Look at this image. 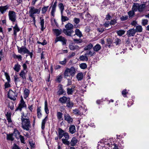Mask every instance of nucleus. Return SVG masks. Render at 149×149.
I'll return each instance as SVG.
<instances>
[{
    "label": "nucleus",
    "mask_w": 149,
    "mask_h": 149,
    "mask_svg": "<svg viewBox=\"0 0 149 149\" xmlns=\"http://www.w3.org/2000/svg\"><path fill=\"white\" fill-rule=\"evenodd\" d=\"M105 145H107L109 146V147L113 149H122L123 147L120 143H115L113 142H110V143H107L106 142L104 143ZM98 149H109L108 147H106L105 146L101 147L99 146H98Z\"/></svg>",
    "instance_id": "nucleus-1"
},
{
    "label": "nucleus",
    "mask_w": 149,
    "mask_h": 149,
    "mask_svg": "<svg viewBox=\"0 0 149 149\" xmlns=\"http://www.w3.org/2000/svg\"><path fill=\"white\" fill-rule=\"evenodd\" d=\"M26 54H28L30 56L31 58H32L33 55V53L32 52H30L27 49V50L26 51Z\"/></svg>",
    "instance_id": "nucleus-57"
},
{
    "label": "nucleus",
    "mask_w": 149,
    "mask_h": 149,
    "mask_svg": "<svg viewBox=\"0 0 149 149\" xmlns=\"http://www.w3.org/2000/svg\"><path fill=\"white\" fill-rule=\"evenodd\" d=\"M20 132L18 130L16 129L14 130L13 134L16 138H19V136L21 135H20Z\"/></svg>",
    "instance_id": "nucleus-24"
},
{
    "label": "nucleus",
    "mask_w": 149,
    "mask_h": 149,
    "mask_svg": "<svg viewBox=\"0 0 149 149\" xmlns=\"http://www.w3.org/2000/svg\"><path fill=\"white\" fill-rule=\"evenodd\" d=\"M65 29H64L63 32L66 35L70 36H72V34L74 33L73 29L74 28V25L72 24L68 23L65 26Z\"/></svg>",
    "instance_id": "nucleus-3"
},
{
    "label": "nucleus",
    "mask_w": 149,
    "mask_h": 149,
    "mask_svg": "<svg viewBox=\"0 0 149 149\" xmlns=\"http://www.w3.org/2000/svg\"><path fill=\"white\" fill-rule=\"evenodd\" d=\"M65 133L64 131L61 129H59L58 130V136L59 139H61Z\"/></svg>",
    "instance_id": "nucleus-27"
},
{
    "label": "nucleus",
    "mask_w": 149,
    "mask_h": 149,
    "mask_svg": "<svg viewBox=\"0 0 149 149\" xmlns=\"http://www.w3.org/2000/svg\"><path fill=\"white\" fill-rule=\"evenodd\" d=\"M76 71L75 68L73 67H71L70 68H66L64 73V77L70 76H74L75 74Z\"/></svg>",
    "instance_id": "nucleus-5"
},
{
    "label": "nucleus",
    "mask_w": 149,
    "mask_h": 149,
    "mask_svg": "<svg viewBox=\"0 0 149 149\" xmlns=\"http://www.w3.org/2000/svg\"><path fill=\"white\" fill-rule=\"evenodd\" d=\"M59 86V88L58 92V93L59 95L63 94L65 93V91L63 89L62 86Z\"/></svg>",
    "instance_id": "nucleus-26"
},
{
    "label": "nucleus",
    "mask_w": 149,
    "mask_h": 149,
    "mask_svg": "<svg viewBox=\"0 0 149 149\" xmlns=\"http://www.w3.org/2000/svg\"><path fill=\"white\" fill-rule=\"evenodd\" d=\"M30 10L29 11V16L33 18V21L34 24L35 25L36 20L35 17L34 16V14H39L40 11V8H36L32 6L30 7Z\"/></svg>",
    "instance_id": "nucleus-4"
},
{
    "label": "nucleus",
    "mask_w": 149,
    "mask_h": 149,
    "mask_svg": "<svg viewBox=\"0 0 149 149\" xmlns=\"http://www.w3.org/2000/svg\"><path fill=\"white\" fill-rule=\"evenodd\" d=\"M19 75L22 78L23 80L22 83H24V80L26 79V73L25 72L24 70H22L19 73Z\"/></svg>",
    "instance_id": "nucleus-10"
},
{
    "label": "nucleus",
    "mask_w": 149,
    "mask_h": 149,
    "mask_svg": "<svg viewBox=\"0 0 149 149\" xmlns=\"http://www.w3.org/2000/svg\"><path fill=\"white\" fill-rule=\"evenodd\" d=\"M40 24L41 26V30L43 31L45 28L44 27V20L43 19H42L41 17L40 18Z\"/></svg>",
    "instance_id": "nucleus-31"
},
{
    "label": "nucleus",
    "mask_w": 149,
    "mask_h": 149,
    "mask_svg": "<svg viewBox=\"0 0 149 149\" xmlns=\"http://www.w3.org/2000/svg\"><path fill=\"white\" fill-rule=\"evenodd\" d=\"M45 110L46 113L48 114L49 113V110L47 107V103H45Z\"/></svg>",
    "instance_id": "nucleus-54"
},
{
    "label": "nucleus",
    "mask_w": 149,
    "mask_h": 149,
    "mask_svg": "<svg viewBox=\"0 0 149 149\" xmlns=\"http://www.w3.org/2000/svg\"><path fill=\"white\" fill-rule=\"evenodd\" d=\"M135 30L136 32H140L142 31L143 28L141 26L138 25L136 26V29Z\"/></svg>",
    "instance_id": "nucleus-36"
},
{
    "label": "nucleus",
    "mask_w": 149,
    "mask_h": 149,
    "mask_svg": "<svg viewBox=\"0 0 149 149\" xmlns=\"http://www.w3.org/2000/svg\"><path fill=\"white\" fill-rule=\"evenodd\" d=\"M48 7L49 6H44L43 8H42L41 10L42 13V14L45 13L46 11H47Z\"/></svg>",
    "instance_id": "nucleus-47"
},
{
    "label": "nucleus",
    "mask_w": 149,
    "mask_h": 149,
    "mask_svg": "<svg viewBox=\"0 0 149 149\" xmlns=\"http://www.w3.org/2000/svg\"><path fill=\"white\" fill-rule=\"evenodd\" d=\"M95 52L94 51H92L90 50L86 54H85V55L87 56L88 55H90V56H93L94 55H95Z\"/></svg>",
    "instance_id": "nucleus-41"
},
{
    "label": "nucleus",
    "mask_w": 149,
    "mask_h": 149,
    "mask_svg": "<svg viewBox=\"0 0 149 149\" xmlns=\"http://www.w3.org/2000/svg\"><path fill=\"white\" fill-rule=\"evenodd\" d=\"M17 49L19 53L22 54L23 52L24 54H25L27 49L25 47L22 46L20 47L17 46Z\"/></svg>",
    "instance_id": "nucleus-11"
},
{
    "label": "nucleus",
    "mask_w": 149,
    "mask_h": 149,
    "mask_svg": "<svg viewBox=\"0 0 149 149\" xmlns=\"http://www.w3.org/2000/svg\"><path fill=\"white\" fill-rule=\"evenodd\" d=\"M145 7V5L144 4H141L139 5V4L138 11L139 12L142 11Z\"/></svg>",
    "instance_id": "nucleus-38"
},
{
    "label": "nucleus",
    "mask_w": 149,
    "mask_h": 149,
    "mask_svg": "<svg viewBox=\"0 0 149 149\" xmlns=\"http://www.w3.org/2000/svg\"><path fill=\"white\" fill-rule=\"evenodd\" d=\"M9 107L11 110H13L14 107L13 103H9Z\"/></svg>",
    "instance_id": "nucleus-62"
},
{
    "label": "nucleus",
    "mask_w": 149,
    "mask_h": 149,
    "mask_svg": "<svg viewBox=\"0 0 149 149\" xmlns=\"http://www.w3.org/2000/svg\"><path fill=\"white\" fill-rule=\"evenodd\" d=\"M11 113L10 112H8L6 114L7 119L9 123H11L12 122V121L11 119Z\"/></svg>",
    "instance_id": "nucleus-20"
},
{
    "label": "nucleus",
    "mask_w": 149,
    "mask_h": 149,
    "mask_svg": "<svg viewBox=\"0 0 149 149\" xmlns=\"http://www.w3.org/2000/svg\"><path fill=\"white\" fill-rule=\"evenodd\" d=\"M12 149H20V148L18 147V146L16 144H14L13 146Z\"/></svg>",
    "instance_id": "nucleus-64"
},
{
    "label": "nucleus",
    "mask_w": 149,
    "mask_h": 149,
    "mask_svg": "<svg viewBox=\"0 0 149 149\" xmlns=\"http://www.w3.org/2000/svg\"><path fill=\"white\" fill-rule=\"evenodd\" d=\"M73 22L76 24H77L79 23L80 20L79 18L75 17L74 18Z\"/></svg>",
    "instance_id": "nucleus-56"
},
{
    "label": "nucleus",
    "mask_w": 149,
    "mask_h": 149,
    "mask_svg": "<svg viewBox=\"0 0 149 149\" xmlns=\"http://www.w3.org/2000/svg\"><path fill=\"white\" fill-rule=\"evenodd\" d=\"M75 86H72L71 88H67V93L68 95H72L73 92L74 91Z\"/></svg>",
    "instance_id": "nucleus-15"
},
{
    "label": "nucleus",
    "mask_w": 149,
    "mask_h": 149,
    "mask_svg": "<svg viewBox=\"0 0 149 149\" xmlns=\"http://www.w3.org/2000/svg\"><path fill=\"white\" fill-rule=\"evenodd\" d=\"M58 41H62L63 43V44H66V40L65 39V38L61 36H60L58 37H56L55 40V43H56Z\"/></svg>",
    "instance_id": "nucleus-8"
},
{
    "label": "nucleus",
    "mask_w": 149,
    "mask_h": 149,
    "mask_svg": "<svg viewBox=\"0 0 149 149\" xmlns=\"http://www.w3.org/2000/svg\"><path fill=\"white\" fill-rule=\"evenodd\" d=\"M21 120L22 128L27 131L29 130L31 127L30 121L29 119L26 118V116L24 115V113L22 114Z\"/></svg>",
    "instance_id": "nucleus-2"
},
{
    "label": "nucleus",
    "mask_w": 149,
    "mask_h": 149,
    "mask_svg": "<svg viewBox=\"0 0 149 149\" xmlns=\"http://www.w3.org/2000/svg\"><path fill=\"white\" fill-rule=\"evenodd\" d=\"M75 34L74 35H76L79 38H81L83 36L81 32L78 29H76L75 31Z\"/></svg>",
    "instance_id": "nucleus-18"
},
{
    "label": "nucleus",
    "mask_w": 149,
    "mask_h": 149,
    "mask_svg": "<svg viewBox=\"0 0 149 149\" xmlns=\"http://www.w3.org/2000/svg\"><path fill=\"white\" fill-rule=\"evenodd\" d=\"M17 93L15 92H13L12 90H9L8 93V97L11 100H16L17 97Z\"/></svg>",
    "instance_id": "nucleus-7"
},
{
    "label": "nucleus",
    "mask_w": 149,
    "mask_h": 149,
    "mask_svg": "<svg viewBox=\"0 0 149 149\" xmlns=\"http://www.w3.org/2000/svg\"><path fill=\"white\" fill-rule=\"evenodd\" d=\"M125 31L122 30H120L117 31V33L118 35L121 36L124 34Z\"/></svg>",
    "instance_id": "nucleus-42"
},
{
    "label": "nucleus",
    "mask_w": 149,
    "mask_h": 149,
    "mask_svg": "<svg viewBox=\"0 0 149 149\" xmlns=\"http://www.w3.org/2000/svg\"><path fill=\"white\" fill-rule=\"evenodd\" d=\"M20 65L18 63H17L15 65L13 69L15 71L18 72L20 70Z\"/></svg>",
    "instance_id": "nucleus-28"
},
{
    "label": "nucleus",
    "mask_w": 149,
    "mask_h": 149,
    "mask_svg": "<svg viewBox=\"0 0 149 149\" xmlns=\"http://www.w3.org/2000/svg\"><path fill=\"white\" fill-rule=\"evenodd\" d=\"M73 113L74 115L77 116L81 115V112L79 110L77 109L73 110Z\"/></svg>",
    "instance_id": "nucleus-37"
},
{
    "label": "nucleus",
    "mask_w": 149,
    "mask_h": 149,
    "mask_svg": "<svg viewBox=\"0 0 149 149\" xmlns=\"http://www.w3.org/2000/svg\"><path fill=\"white\" fill-rule=\"evenodd\" d=\"M68 140L63 138L62 139V141L63 143L67 145H69L70 144V142Z\"/></svg>",
    "instance_id": "nucleus-46"
},
{
    "label": "nucleus",
    "mask_w": 149,
    "mask_h": 149,
    "mask_svg": "<svg viewBox=\"0 0 149 149\" xmlns=\"http://www.w3.org/2000/svg\"><path fill=\"white\" fill-rule=\"evenodd\" d=\"M69 47L70 49L72 50H77L80 49L79 46L78 45H74L72 43L70 44Z\"/></svg>",
    "instance_id": "nucleus-14"
},
{
    "label": "nucleus",
    "mask_w": 149,
    "mask_h": 149,
    "mask_svg": "<svg viewBox=\"0 0 149 149\" xmlns=\"http://www.w3.org/2000/svg\"><path fill=\"white\" fill-rule=\"evenodd\" d=\"M80 68L83 69H84L87 67V65L85 63H82L80 65Z\"/></svg>",
    "instance_id": "nucleus-50"
},
{
    "label": "nucleus",
    "mask_w": 149,
    "mask_h": 149,
    "mask_svg": "<svg viewBox=\"0 0 149 149\" xmlns=\"http://www.w3.org/2000/svg\"><path fill=\"white\" fill-rule=\"evenodd\" d=\"M93 47V45L91 43H90L85 47L84 50L85 51L90 50Z\"/></svg>",
    "instance_id": "nucleus-25"
},
{
    "label": "nucleus",
    "mask_w": 149,
    "mask_h": 149,
    "mask_svg": "<svg viewBox=\"0 0 149 149\" xmlns=\"http://www.w3.org/2000/svg\"><path fill=\"white\" fill-rule=\"evenodd\" d=\"M136 32L134 29H132L128 30L127 32V34L128 37L133 36L135 35Z\"/></svg>",
    "instance_id": "nucleus-9"
},
{
    "label": "nucleus",
    "mask_w": 149,
    "mask_h": 149,
    "mask_svg": "<svg viewBox=\"0 0 149 149\" xmlns=\"http://www.w3.org/2000/svg\"><path fill=\"white\" fill-rule=\"evenodd\" d=\"M139 4L138 3H134L132 6V10L134 12L138 10Z\"/></svg>",
    "instance_id": "nucleus-34"
},
{
    "label": "nucleus",
    "mask_w": 149,
    "mask_h": 149,
    "mask_svg": "<svg viewBox=\"0 0 149 149\" xmlns=\"http://www.w3.org/2000/svg\"><path fill=\"white\" fill-rule=\"evenodd\" d=\"M8 16L9 19L13 22L16 21V13L13 11H9L8 12Z\"/></svg>",
    "instance_id": "nucleus-6"
},
{
    "label": "nucleus",
    "mask_w": 149,
    "mask_h": 149,
    "mask_svg": "<svg viewBox=\"0 0 149 149\" xmlns=\"http://www.w3.org/2000/svg\"><path fill=\"white\" fill-rule=\"evenodd\" d=\"M128 17L127 15L123 16L120 17V19L122 21H124L128 19Z\"/></svg>",
    "instance_id": "nucleus-55"
},
{
    "label": "nucleus",
    "mask_w": 149,
    "mask_h": 149,
    "mask_svg": "<svg viewBox=\"0 0 149 149\" xmlns=\"http://www.w3.org/2000/svg\"><path fill=\"white\" fill-rule=\"evenodd\" d=\"M73 41L77 44H79L82 43L83 42L82 40L81 39H73Z\"/></svg>",
    "instance_id": "nucleus-44"
},
{
    "label": "nucleus",
    "mask_w": 149,
    "mask_h": 149,
    "mask_svg": "<svg viewBox=\"0 0 149 149\" xmlns=\"http://www.w3.org/2000/svg\"><path fill=\"white\" fill-rule=\"evenodd\" d=\"M83 77V75L82 72L78 73L76 76V78L78 81L81 80Z\"/></svg>",
    "instance_id": "nucleus-29"
},
{
    "label": "nucleus",
    "mask_w": 149,
    "mask_h": 149,
    "mask_svg": "<svg viewBox=\"0 0 149 149\" xmlns=\"http://www.w3.org/2000/svg\"><path fill=\"white\" fill-rule=\"evenodd\" d=\"M37 115L38 117V118H40L42 116V114L40 112V109H38L37 110Z\"/></svg>",
    "instance_id": "nucleus-61"
},
{
    "label": "nucleus",
    "mask_w": 149,
    "mask_h": 149,
    "mask_svg": "<svg viewBox=\"0 0 149 149\" xmlns=\"http://www.w3.org/2000/svg\"><path fill=\"white\" fill-rule=\"evenodd\" d=\"M29 91L27 88H25L24 90V98L27 97L29 94Z\"/></svg>",
    "instance_id": "nucleus-39"
},
{
    "label": "nucleus",
    "mask_w": 149,
    "mask_h": 149,
    "mask_svg": "<svg viewBox=\"0 0 149 149\" xmlns=\"http://www.w3.org/2000/svg\"><path fill=\"white\" fill-rule=\"evenodd\" d=\"M26 107V105L25 104V103H20L18 107L16 109V111L17 110H19L21 111L22 108Z\"/></svg>",
    "instance_id": "nucleus-23"
},
{
    "label": "nucleus",
    "mask_w": 149,
    "mask_h": 149,
    "mask_svg": "<svg viewBox=\"0 0 149 149\" xmlns=\"http://www.w3.org/2000/svg\"><path fill=\"white\" fill-rule=\"evenodd\" d=\"M58 7L59 8L61 11V15L63 13V12L64 10V6L62 3H60L58 4Z\"/></svg>",
    "instance_id": "nucleus-30"
},
{
    "label": "nucleus",
    "mask_w": 149,
    "mask_h": 149,
    "mask_svg": "<svg viewBox=\"0 0 149 149\" xmlns=\"http://www.w3.org/2000/svg\"><path fill=\"white\" fill-rule=\"evenodd\" d=\"M101 48V47L99 44H97L95 45L93 47V49L94 51L95 52H98Z\"/></svg>",
    "instance_id": "nucleus-21"
},
{
    "label": "nucleus",
    "mask_w": 149,
    "mask_h": 149,
    "mask_svg": "<svg viewBox=\"0 0 149 149\" xmlns=\"http://www.w3.org/2000/svg\"><path fill=\"white\" fill-rule=\"evenodd\" d=\"M59 101L61 102H70V98L64 96L60 98Z\"/></svg>",
    "instance_id": "nucleus-13"
},
{
    "label": "nucleus",
    "mask_w": 149,
    "mask_h": 149,
    "mask_svg": "<svg viewBox=\"0 0 149 149\" xmlns=\"http://www.w3.org/2000/svg\"><path fill=\"white\" fill-rule=\"evenodd\" d=\"M112 18L111 16H110L109 14L108 13L106 16V19L107 20H109L110 19Z\"/></svg>",
    "instance_id": "nucleus-63"
},
{
    "label": "nucleus",
    "mask_w": 149,
    "mask_h": 149,
    "mask_svg": "<svg viewBox=\"0 0 149 149\" xmlns=\"http://www.w3.org/2000/svg\"><path fill=\"white\" fill-rule=\"evenodd\" d=\"M64 119L69 123H72L73 120L72 118L68 114H65L64 115Z\"/></svg>",
    "instance_id": "nucleus-12"
},
{
    "label": "nucleus",
    "mask_w": 149,
    "mask_h": 149,
    "mask_svg": "<svg viewBox=\"0 0 149 149\" xmlns=\"http://www.w3.org/2000/svg\"><path fill=\"white\" fill-rule=\"evenodd\" d=\"M7 139L8 140H11L13 141L14 140V139L13 138V135L12 134H7Z\"/></svg>",
    "instance_id": "nucleus-53"
},
{
    "label": "nucleus",
    "mask_w": 149,
    "mask_h": 149,
    "mask_svg": "<svg viewBox=\"0 0 149 149\" xmlns=\"http://www.w3.org/2000/svg\"><path fill=\"white\" fill-rule=\"evenodd\" d=\"M69 131L72 134L74 133L76 131L75 126L74 125H71L69 128Z\"/></svg>",
    "instance_id": "nucleus-19"
},
{
    "label": "nucleus",
    "mask_w": 149,
    "mask_h": 149,
    "mask_svg": "<svg viewBox=\"0 0 149 149\" xmlns=\"http://www.w3.org/2000/svg\"><path fill=\"white\" fill-rule=\"evenodd\" d=\"M87 56L85 55L84 56L82 55L79 57V59L81 61H87L88 60V58Z\"/></svg>",
    "instance_id": "nucleus-33"
},
{
    "label": "nucleus",
    "mask_w": 149,
    "mask_h": 149,
    "mask_svg": "<svg viewBox=\"0 0 149 149\" xmlns=\"http://www.w3.org/2000/svg\"><path fill=\"white\" fill-rule=\"evenodd\" d=\"M14 34L15 36L17 35V33L20 31V29L18 26L17 24H16L15 26L13 27Z\"/></svg>",
    "instance_id": "nucleus-22"
},
{
    "label": "nucleus",
    "mask_w": 149,
    "mask_h": 149,
    "mask_svg": "<svg viewBox=\"0 0 149 149\" xmlns=\"http://www.w3.org/2000/svg\"><path fill=\"white\" fill-rule=\"evenodd\" d=\"M121 42V40L118 38H116L115 40L114 43L116 45H118L120 44Z\"/></svg>",
    "instance_id": "nucleus-48"
},
{
    "label": "nucleus",
    "mask_w": 149,
    "mask_h": 149,
    "mask_svg": "<svg viewBox=\"0 0 149 149\" xmlns=\"http://www.w3.org/2000/svg\"><path fill=\"white\" fill-rule=\"evenodd\" d=\"M69 20V18L63 15V14L61 15V21L62 22H65Z\"/></svg>",
    "instance_id": "nucleus-40"
},
{
    "label": "nucleus",
    "mask_w": 149,
    "mask_h": 149,
    "mask_svg": "<svg viewBox=\"0 0 149 149\" xmlns=\"http://www.w3.org/2000/svg\"><path fill=\"white\" fill-rule=\"evenodd\" d=\"M47 117H46L45 118L42 120V123L41 128L42 130H44L45 127V123L47 122Z\"/></svg>",
    "instance_id": "nucleus-32"
},
{
    "label": "nucleus",
    "mask_w": 149,
    "mask_h": 149,
    "mask_svg": "<svg viewBox=\"0 0 149 149\" xmlns=\"http://www.w3.org/2000/svg\"><path fill=\"white\" fill-rule=\"evenodd\" d=\"M5 76L6 77V79L8 80V82L10 81V76L7 73H6V72H5Z\"/></svg>",
    "instance_id": "nucleus-58"
},
{
    "label": "nucleus",
    "mask_w": 149,
    "mask_h": 149,
    "mask_svg": "<svg viewBox=\"0 0 149 149\" xmlns=\"http://www.w3.org/2000/svg\"><path fill=\"white\" fill-rule=\"evenodd\" d=\"M128 14L129 17H132L135 14L134 11V10H130L128 12Z\"/></svg>",
    "instance_id": "nucleus-43"
},
{
    "label": "nucleus",
    "mask_w": 149,
    "mask_h": 149,
    "mask_svg": "<svg viewBox=\"0 0 149 149\" xmlns=\"http://www.w3.org/2000/svg\"><path fill=\"white\" fill-rule=\"evenodd\" d=\"M62 113L60 112H57V116L59 120H61L62 117Z\"/></svg>",
    "instance_id": "nucleus-51"
},
{
    "label": "nucleus",
    "mask_w": 149,
    "mask_h": 149,
    "mask_svg": "<svg viewBox=\"0 0 149 149\" xmlns=\"http://www.w3.org/2000/svg\"><path fill=\"white\" fill-rule=\"evenodd\" d=\"M9 6L6 5L4 6H0V11L1 14H3L9 8Z\"/></svg>",
    "instance_id": "nucleus-16"
},
{
    "label": "nucleus",
    "mask_w": 149,
    "mask_h": 149,
    "mask_svg": "<svg viewBox=\"0 0 149 149\" xmlns=\"http://www.w3.org/2000/svg\"><path fill=\"white\" fill-rule=\"evenodd\" d=\"M117 19L116 18L111 19L110 22V24L111 25H114L117 23Z\"/></svg>",
    "instance_id": "nucleus-45"
},
{
    "label": "nucleus",
    "mask_w": 149,
    "mask_h": 149,
    "mask_svg": "<svg viewBox=\"0 0 149 149\" xmlns=\"http://www.w3.org/2000/svg\"><path fill=\"white\" fill-rule=\"evenodd\" d=\"M62 78L63 76L62 75L58 76L57 77V79H56V81H57L58 82L60 83L61 81Z\"/></svg>",
    "instance_id": "nucleus-52"
},
{
    "label": "nucleus",
    "mask_w": 149,
    "mask_h": 149,
    "mask_svg": "<svg viewBox=\"0 0 149 149\" xmlns=\"http://www.w3.org/2000/svg\"><path fill=\"white\" fill-rule=\"evenodd\" d=\"M63 136L65 138L64 139H68L69 138V136L68 133H65Z\"/></svg>",
    "instance_id": "nucleus-60"
},
{
    "label": "nucleus",
    "mask_w": 149,
    "mask_h": 149,
    "mask_svg": "<svg viewBox=\"0 0 149 149\" xmlns=\"http://www.w3.org/2000/svg\"><path fill=\"white\" fill-rule=\"evenodd\" d=\"M78 142L77 139L75 137H73L72 138L70 143L71 146H74Z\"/></svg>",
    "instance_id": "nucleus-17"
},
{
    "label": "nucleus",
    "mask_w": 149,
    "mask_h": 149,
    "mask_svg": "<svg viewBox=\"0 0 149 149\" xmlns=\"http://www.w3.org/2000/svg\"><path fill=\"white\" fill-rule=\"evenodd\" d=\"M53 31L56 34V36H58L60 35L61 34L62 31L61 29L59 30L57 29H54Z\"/></svg>",
    "instance_id": "nucleus-35"
},
{
    "label": "nucleus",
    "mask_w": 149,
    "mask_h": 149,
    "mask_svg": "<svg viewBox=\"0 0 149 149\" xmlns=\"http://www.w3.org/2000/svg\"><path fill=\"white\" fill-rule=\"evenodd\" d=\"M148 20L146 19H143L142 20L141 24L143 26H145L148 24Z\"/></svg>",
    "instance_id": "nucleus-49"
},
{
    "label": "nucleus",
    "mask_w": 149,
    "mask_h": 149,
    "mask_svg": "<svg viewBox=\"0 0 149 149\" xmlns=\"http://www.w3.org/2000/svg\"><path fill=\"white\" fill-rule=\"evenodd\" d=\"M37 43L39 44H41L43 45H46L47 43V42L45 40H43V42H40L38 41Z\"/></svg>",
    "instance_id": "nucleus-59"
}]
</instances>
